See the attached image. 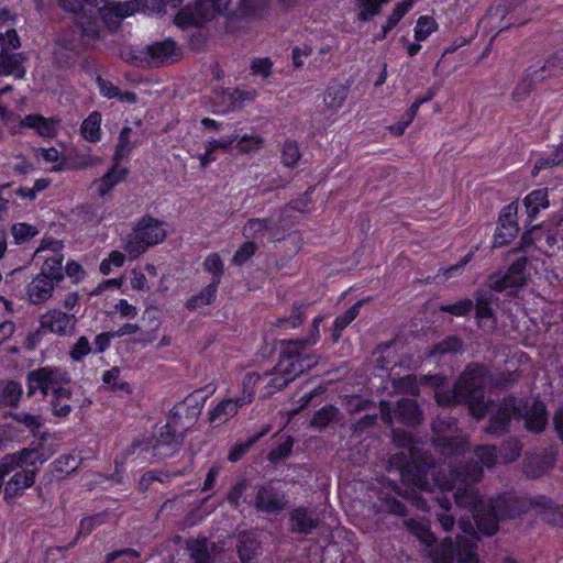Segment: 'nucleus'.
Listing matches in <instances>:
<instances>
[{
  "mask_svg": "<svg viewBox=\"0 0 563 563\" xmlns=\"http://www.w3.org/2000/svg\"><path fill=\"white\" fill-rule=\"evenodd\" d=\"M59 120L53 118L47 119L40 114L25 115L21 121L23 126L34 129L38 135L43 137H54L56 135V126Z\"/></svg>",
  "mask_w": 563,
  "mask_h": 563,
  "instance_id": "obj_28",
  "label": "nucleus"
},
{
  "mask_svg": "<svg viewBox=\"0 0 563 563\" xmlns=\"http://www.w3.org/2000/svg\"><path fill=\"white\" fill-rule=\"evenodd\" d=\"M134 229L148 247L163 242L166 238L162 223L150 216L143 217Z\"/></svg>",
  "mask_w": 563,
  "mask_h": 563,
  "instance_id": "obj_19",
  "label": "nucleus"
},
{
  "mask_svg": "<svg viewBox=\"0 0 563 563\" xmlns=\"http://www.w3.org/2000/svg\"><path fill=\"white\" fill-rule=\"evenodd\" d=\"M391 434H393V442L398 448H404V449H407L408 451H410V456H411L412 461L416 462L418 460L419 453H423L408 432L400 430V429H393Z\"/></svg>",
  "mask_w": 563,
  "mask_h": 563,
  "instance_id": "obj_39",
  "label": "nucleus"
},
{
  "mask_svg": "<svg viewBox=\"0 0 563 563\" xmlns=\"http://www.w3.org/2000/svg\"><path fill=\"white\" fill-rule=\"evenodd\" d=\"M520 511L521 506L516 497L499 496L485 504V511L477 519V528L482 532L493 536L497 532L500 520L515 518Z\"/></svg>",
  "mask_w": 563,
  "mask_h": 563,
  "instance_id": "obj_6",
  "label": "nucleus"
},
{
  "mask_svg": "<svg viewBox=\"0 0 563 563\" xmlns=\"http://www.w3.org/2000/svg\"><path fill=\"white\" fill-rule=\"evenodd\" d=\"M552 464V457L549 455L531 454L525 460L523 472L529 477L538 478L545 474Z\"/></svg>",
  "mask_w": 563,
  "mask_h": 563,
  "instance_id": "obj_29",
  "label": "nucleus"
},
{
  "mask_svg": "<svg viewBox=\"0 0 563 563\" xmlns=\"http://www.w3.org/2000/svg\"><path fill=\"white\" fill-rule=\"evenodd\" d=\"M140 234L134 229L130 234L126 235L123 243V250L130 257V260L137 258L141 254L146 252L148 245L143 239H140Z\"/></svg>",
  "mask_w": 563,
  "mask_h": 563,
  "instance_id": "obj_41",
  "label": "nucleus"
},
{
  "mask_svg": "<svg viewBox=\"0 0 563 563\" xmlns=\"http://www.w3.org/2000/svg\"><path fill=\"white\" fill-rule=\"evenodd\" d=\"M257 246L254 242H245L241 245V247L235 252L232 262L233 264L241 266L247 260H250L256 251Z\"/></svg>",
  "mask_w": 563,
  "mask_h": 563,
  "instance_id": "obj_64",
  "label": "nucleus"
},
{
  "mask_svg": "<svg viewBox=\"0 0 563 563\" xmlns=\"http://www.w3.org/2000/svg\"><path fill=\"white\" fill-rule=\"evenodd\" d=\"M438 29V23L432 16H420L415 29V38L418 42L424 41Z\"/></svg>",
  "mask_w": 563,
  "mask_h": 563,
  "instance_id": "obj_50",
  "label": "nucleus"
},
{
  "mask_svg": "<svg viewBox=\"0 0 563 563\" xmlns=\"http://www.w3.org/2000/svg\"><path fill=\"white\" fill-rule=\"evenodd\" d=\"M434 563H477L473 544L465 539L454 543L450 538L444 539L433 552Z\"/></svg>",
  "mask_w": 563,
  "mask_h": 563,
  "instance_id": "obj_11",
  "label": "nucleus"
},
{
  "mask_svg": "<svg viewBox=\"0 0 563 563\" xmlns=\"http://www.w3.org/2000/svg\"><path fill=\"white\" fill-rule=\"evenodd\" d=\"M528 258L518 257L504 275H492L489 277V288L495 291H504L512 288L523 287L527 283L526 266Z\"/></svg>",
  "mask_w": 563,
  "mask_h": 563,
  "instance_id": "obj_14",
  "label": "nucleus"
},
{
  "mask_svg": "<svg viewBox=\"0 0 563 563\" xmlns=\"http://www.w3.org/2000/svg\"><path fill=\"white\" fill-rule=\"evenodd\" d=\"M287 504L288 500L285 493L276 487L273 482L257 487L254 507L258 511L278 515L286 509Z\"/></svg>",
  "mask_w": 563,
  "mask_h": 563,
  "instance_id": "obj_13",
  "label": "nucleus"
},
{
  "mask_svg": "<svg viewBox=\"0 0 563 563\" xmlns=\"http://www.w3.org/2000/svg\"><path fill=\"white\" fill-rule=\"evenodd\" d=\"M81 13L82 14L76 19L75 24L80 32L86 47L90 48L100 38V29L97 24V15L91 9Z\"/></svg>",
  "mask_w": 563,
  "mask_h": 563,
  "instance_id": "obj_20",
  "label": "nucleus"
},
{
  "mask_svg": "<svg viewBox=\"0 0 563 563\" xmlns=\"http://www.w3.org/2000/svg\"><path fill=\"white\" fill-rule=\"evenodd\" d=\"M362 305V300L357 301L351 308H349L342 316L335 319L332 330L333 341H338L341 336L342 331L356 318Z\"/></svg>",
  "mask_w": 563,
  "mask_h": 563,
  "instance_id": "obj_40",
  "label": "nucleus"
},
{
  "mask_svg": "<svg viewBox=\"0 0 563 563\" xmlns=\"http://www.w3.org/2000/svg\"><path fill=\"white\" fill-rule=\"evenodd\" d=\"M522 415V401L515 397L504 398L492 407L485 431L492 435H503L509 431L512 419L519 420Z\"/></svg>",
  "mask_w": 563,
  "mask_h": 563,
  "instance_id": "obj_8",
  "label": "nucleus"
},
{
  "mask_svg": "<svg viewBox=\"0 0 563 563\" xmlns=\"http://www.w3.org/2000/svg\"><path fill=\"white\" fill-rule=\"evenodd\" d=\"M518 206L511 202L504 207L499 216V227L495 235L494 245L504 246L515 239L519 232V225L517 223Z\"/></svg>",
  "mask_w": 563,
  "mask_h": 563,
  "instance_id": "obj_17",
  "label": "nucleus"
},
{
  "mask_svg": "<svg viewBox=\"0 0 563 563\" xmlns=\"http://www.w3.org/2000/svg\"><path fill=\"white\" fill-rule=\"evenodd\" d=\"M22 395L21 385L14 380L0 382V407H16Z\"/></svg>",
  "mask_w": 563,
  "mask_h": 563,
  "instance_id": "obj_35",
  "label": "nucleus"
},
{
  "mask_svg": "<svg viewBox=\"0 0 563 563\" xmlns=\"http://www.w3.org/2000/svg\"><path fill=\"white\" fill-rule=\"evenodd\" d=\"M347 97V88L339 82L330 84L323 95V101L328 109L336 111L342 107Z\"/></svg>",
  "mask_w": 563,
  "mask_h": 563,
  "instance_id": "obj_33",
  "label": "nucleus"
},
{
  "mask_svg": "<svg viewBox=\"0 0 563 563\" xmlns=\"http://www.w3.org/2000/svg\"><path fill=\"white\" fill-rule=\"evenodd\" d=\"M119 377L120 369L118 367H112L110 371H107L103 374L102 380L114 391H123L125 394H130V385L125 382H119Z\"/></svg>",
  "mask_w": 563,
  "mask_h": 563,
  "instance_id": "obj_52",
  "label": "nucleus"
},
{
  "mask_svg": "<svg viewBox=\"0 0 563 563\" xmlns=\"http://www.w3.org/2000/svg\"><path fill=\"white\" fill-rule=\"evenodd\" d=\"M405 525L407 529L418 537L423 543L432 544L435 542V538L429 530V526L427 523L411 519L407 520Z\"/></svg>",
  "mask_w": 563,
  "mask_h": 563,
  "instance_id": "obj_47",
  "label": "nucleus"
},
{
  "mask_svg": "<svg viewBox=\"0 0 563 563\" xmlns=\"http://www.w3.org/2000/svg\"><path fill=\"white\" fill-rule=\"evenodd\" d=\"M360 3L358 19L367 21L380 12V7L389 0H357Z\"/></svg>",
  "mask_w": 563,
  "mask_h": 563,
  "instance_id": "obj_51",
  "label": "nucleus"
},
{
  "mask_svg": "<svg viewBox=\"0 0 563 563\" xmlns=\"http://www.w3.org/2000/svg\"><path fill=\"white\" fill-rule=\"evenodd\" d=\"M57 2L65 11L77 14L90 9L91 5H100L102 0H57Z\"/></svg>",
  "mask_w": 563,
  "mask_h": 563,
  "instance_id": "obj_53",
  "label": "nucleus"
},
{
  "mask_svg": "<svg viewBox=\"0 0 563 563\" xmlns=\"http://www.w3.org/2000/svg\"><path fill=\"white\" fill-rule=\"evenodd\" d=\"M101 114L97 111L89 114L81 124V134L89 142L100 140Z\"/></svg>",
  "mask_w": 563,
  "mask_h": 563,
  "instance_id": "obj_42",
  "label": "nucleus"
},
{
  "mask_svg": "<svg viewBox=\"0 0 563 563\" xmlns=\"http://www.w3.org/2000/svg\"><path fill=\"white\" fill-rule=\"evenodd\" d=\"M277 231V224L271 219H250L243 228V234L249 239L268 234L272 240L279 241Z\"/></svg>",
  "mask_w": 563,
  "mask_h": 563,
  "instance_id": "obj_26",
  "label": "nucleus"
},
{
  "mask_svg": "<svg viewBox=\"0 0 563 563\" xmlns=\"http://www.w3.org/2000/svg\"><path fill=\"white\" fill-rule=\"evenodd\" d=\"M96 14L102 19L104 25L111 30L114 31L119 27L121 23V19L115 13V11L112 9V7L107 2V0H102V3L100 5H91L90 8Z\"/></svg>",
  "mask_w": 563,
  "mask_h": 563,
  "instance_id": "obj_43",
  "label": "nucleus"
},
{
  "mask_svg": "<svg viewBox=\"0 0 563 563\" xmlns=\"http://www.w3.org/2000/svg\"><path fill=\"white\" fill-rule=\"evenodd\" d=\"M185 406L175 407V411L170 420L161 429V433L155 444L151 439L135 440L125 450L126 456L143 455L144 459L167 457L176 452L184 440V431L188 429L187 424H181V410Z\"/></svg>",
  "mask_w": 563,
  "mask_h": 563,
  "instance_id": "obj_3",
  "label": "nucleus"
},
{
  "mask_svg": "<svg viewBox=\"0 0 563 563\" xmlns=\"http://www.w3.org/2000/svg\"><path fill=\"white\" fill-rule=\"evenodd\" d=\"M474 308V302L472 299H463L457 302L451 303V305H442L440 306V311L449 312L454 316H466Z\"/></svg>",
  "mask_w": 563,
  "mask_h": 563,
  "instance_id": "obj_59",
  "label": "nucleus"
},
{
  "mask_svg": "<svg viewBox=\"0 0 563 563\" xmlns=\"http://www.w3.org/2000/svg\"><path fill=\"white\" fill-rule=\"evenodd\" d=\"M267 0H197L191 7L183 9L177 19L183 24L201 26L214 19L218 14L231 11L233 2L243 14L256 15L266 5Z\"/></svg>",
  "mask_w": 563,
  "mask_h": 563,
  "instance_id": "obj_4",
  "label": "nucleus"
},
{
  "mask_svg": "<svg viewBox=\"0 0 563 563\" xmlns=\"http://www.w3.org/2000/svg\"><path fill=\"white\" fill-rule=\"evenodd\" d=\"M321 317H317L313 322L310 330V333L307 338L300 339V340H288V341H282L280 346L286 347L288 344L295 345L296 354H294L298 360L301 358H310L311 360V367H313L317 364V360L313 356V354L309 351V347L314 345L319 338V325L321 322Z\"/></svg>",
  "mask_w": 563,
  "mask_h": 563,
  "instance_id": "obj_18",
  "label": "nucleus"
},
{
  "mask_svg": "<svg viewBox=\"0 0 563 563\" xmlns=\"http://www.w3.org/2000/svg\"><path fill=\"white\" fill-rule=\"evenodd\" d=\"M251 401V394H249L246 397L243 396L236 399L222 400L220 404H218V406L213 409V411L210 415L211 423H214L216 426L224 423L230 417L236 415L239 407Z\"/></svg>",
  "mask_w": 563,
  "mask_h": 563,
  "instance_id": "obj_21",
  "label": "nucleus"
},
{
  "mask_svg": "<svg viewBox=\"0 0 563 563\" xmlns=\"http://www.w3.org/2000/svg\"><path fill=\"white\" fill-rule=\"evenodd\" d=\"M54 284L45 276L37 275L27 285L29 300L34 303H43L52 297Z\"/></svg>",
  "mask_w": 563,
  "mask_h": 563,
  "instance_id": "obj_27",
  "label": "nucleus"
},
{
  "mask_svg": "<svg viewBox=\"0 0 563 563\" xmlns=\"http://www.w3.org/2000/svg\"><path fill=\"white\" fill-rule=\"evenodd\" d=\"M476 303L474 305L476 310V318L478 319L479 325H484L485 320H492L489 328L495 327L494 311L492 309V299L485 292H477L475 297Z\"/></svg>",
  "mask_w": 563,
  "mask_h": 563,
  "instance_id": "obj_37",
  "label": "nucleus"
},
{
  "mask_svg": "<svg viewBox=\"0 0 563 563\" xmlns=\"http://www.w3.org/2000/svg\"><path fill=\"white\" fill-rule=\"evenodd\" d=\"M338 415H339L338 408H335L334 406H331V405L325 406V407L321 408L320 410H318L313 415V417L310 421V424H311V427L317 428V429H324L330 423H332L333 421L336 420Z\"/></svg>",
  "mask_w": 563,
  "mask_h": 563,
  "instance_id": "obj_46",
  "label": "nucleus"
},
{
  "mask_svg": "<svg viewBox=\"0 0 563 563\" xmlns=\"http://www.w3.org/2000/svg\"><path fill=\"white\" fill-rule=\"evenodd\" d=\"M523 205L527 209V213L530 220L534 219L539 213L540 209L549 207L550 202L548 199V189L541 188L531 191L525 199Z\"/></svg>",
  "mask_w": 563,
  "mask_h": 563,
  "instance_id": "obj_30",
  "label": "nucleus"
},
{
  "mask_svg": "<svg viewBox=\"0 0 563 563\" xmlns=\"http://www.w3.org/2000/svg\"><path fill=\"white\" fill-rule=\"evenodd\" d=\"M218 278L214 282H211L207 287H205L197 296H192L188 299L186 307L190 310H195L202 306L210 305L217 294L218 289Z\"/></svg>",
  "mask_w": 563,
  "mask_h": 563,
  "instance_id": "obj_38",
  "label": "nucleus"
},
{
  "mask_svg": "<svg viewBox=\"0 0 563 563\" xmlns=\"http://www.w3.org/2000/svg\"><path fill=\"white\" fill-rule=\"evenodd\" d=\"M266 432L267 430H263L247 439L245 442L235 443L228 455L229 461H239L250 450L252 445H254L264 434H266Z\"/></svg>",
  "mask_w": 563,
  "mask_h": 563,
  "instance_id": "obj_49",
  "label": "nucleus"
},
{
  "mask_svg": "<svg viewBox=\"0 0 563 563\" xmlns=\"http://www.w3.org/2000/svg\"><path fill=\"white\" fill-rule=\"evenodd\" d=\"M562 65L563 53H556L553 56H551L541 68L528 69L522 79L516 86L512 92V100L515 102H520L525 100L533 90L534 85L545 79L544 74L547 71H549L550 75H554L555 69L562 68Z\"/></svg>",
  "mask_w": 563,
  "mask_h": 563,
  "instance_id": "obj_12",
  "label": "nucleus"
},
{
  "mask_svg": "<svg viewBox=\"0 0 563 563\" xmlns=\"http://www.w3.org/2000/svg\"><path fill=\"white\" fill-rule=\"evenodd\" d=\"M521 449V443L517 439H510L503 444L500 457L505 463L514 462L520 456Z\"/></svg>",
  "mask_w": 563,
  "mask_h": 563,
  "instance_id": "obj_58",
  "label": "nucleus"
},
{
  "mask_svg": "<svg viewBox=\"0 0 563 563\" xmlns=\"http://www.w3.org/2000/svg\"><path fill=\"white\" fill-rule=\"evenodd\" d=\"M475 455L483 465H485L487 467H493L495 465V462L497 459L496 446H494V445L478 446L475 450Z\"/></svg>",
  "mask_w": 563,
  "mask_h": 563,
  "instance_id": "obj_63",
  "label": "nucleus"
},
{
  "mask_svg": "<svg viewBox=\"0 0 563 563\" xmlns=\"http://www.w3.org/2000/svg\"><path fill=\"white\" fill-rule=\"evenodd\" d=\"M389 463L395 466L401 476L402 482L412 485L421 490H429V482L424 471L434 466L433 457L428 453H419L418 460H411L410 451L394 454Z\"/></svg>",
  "mask_w": 563,
  "mask_h": 563,
  "instance_id": "obj_5",
  "label": "nucleus"
},
{
  "mask_svg": "<svg viewBox=\"0 0 563 563\" xmlns=\"http://www.w3.org/2000/svg\"><path fill=\"white\" fill-rule=\"evenodd\" d=\"M117 165L118 164L115 163L107 174H104L99 180L95 181L97 192L100 197H104L118 183L124 179L126 170H118Z\"/></svg>",
  "mask_w": 563,
  "mask_h": 563,
  "instance_id": "obj_34",
  "label": "nucleus"
},
{
  "mask_svg": "<svg viewBox=\"0 0 563 563\" xmlns=\"http://www.w3.org/2000/svg\"><path fill=\"white\" fill-rule=\"evenodd\" d=\"M563 162V145L559 146L549 157L540 158L533 169L532 175H537L540 170L559 165Z\"/></svg>",
  "mask_w": 563,
  "mask_h": 563,
  "instance_id": "obj_60",
  "label": "nucleus"
},
{
  "mask_svg": "<svg viewBox=\"0 0 563 563\" xmlns=\"http://www.w3.org/2000/svg\"><path fill=\"white\" fill-rule=\"evenodd\" d=\"M179 57L176 42L165 40L148 45L145 49L144 60L151 67H161L177 62Z\"/></svg>",
  "mask_w": 563,
  "mask_h": 563,
  "instance_id": "obj_16",
  "label": "nucleus"
},
{
  "mask_svg": "<svg viewBox=\"0 0 563 563\" xmlns=\"http://www.w3.org/2000/svg\"><path fill=\"white\" fill-rule=\"evenodd\" d=\"M295 345L288 344L286 347L280 346L279 361L275 367L276 375L272 378L271 384L276 389H283L297 376L312 368L310 358L298 360Z\"/></svg>",
  "mask_w": 563,
  "mask_h": 563,
  "instance_id": "obj_7",
  "label": "nucleus"
},
{
  "mask_svg": "<svg viewBox=\"0 0 563 563\" xmlns=\"http://www.w3.org/2000/svg\"><path fill=\"white\" fill-rule=\"evenodd\" d=\"M483 476V467L477 461H470L463 466L455 467L450 473V479L440 484L442 490H454V499L459 507L467 508L473 512L475 522L485 511L483 501L474 484Z\"/></svg>",
  "mask_w": 563,
  "mask_h": 563,
  "instance_id": "obj_2",
  "label": "nucleus"
},
{
  "mask_svg": "<svg viewBox=\"0 0 563 563\" xmlns=\"http://www.w3.org/2000/svg\"><path fill=\"white\" fill-rule=\"evenodd\" d=\"M16 243H24L37 234L35 227L27 223H16L11 229Z\"/></svg>",
  "mask_w": 563,
  "mask_h": 563,
  "instance_id": "obj_61",
  "label": "nucleus"
},
{
  "mask_svg": "<svg viewBox=\"0 0 563 563\" xmlns=\"http://www.w3.org/2000/svg\"><path fill=\"white\" fill-rule=\"evenodd\" d=\"M379 412L382 420L391 427L394 422V416L400 423L408 427H417L422 420L421 411L417 402L412 399H401L395 407H391L390 402L382 400L379 402Z\"/></svg>",
  "mask_w": 563,
  "mask_h": 563,
  "instance_id": "obj_10",
  "label": "nucleus"
},
{
  "mask_svg": "<svg viewBox=\"0 0 563 563\" xmlns=\"http://www.w3.org/2000/svg\"><path fill=\"white\" fill-rule=\"evenodd\" d=\"M488 371L479 364H471L462 373L450 395H439L438 402L443 405L465 404L470 413L482 419L488 412L485 401V388Z\"/></svg>",
  "mask_w": 563,
  "mask_h": 563,
  "instance_id": "obj_1",
  "label": "nucleus"
},
{
  "mask_svg": "<svg viewBox=\"0 0 563 563\" xmlns=\"http://www.w3.org/2000/svg\"><path fill=\"white\" fill-rule=\"evenodd\" d=\"M241 563H257L261 555V542L252 533H240L236 544Z\"/></svg>",
  "mask_w": 563,
  "mask_h": 563,
  "instance_id": "obj_23",
  "label": "nucleus"
},
{
  "mask_svg": "<svg viewBox=\"0 0 563 563\" xmlns=\"http://www.w3.org/2000/svg\"><path fill=\"white\" fill-rule=\"evenodd\" d=\"M301 154L297 142L287 140L282 148V159L286 167L292 168L300 159Z\"/></svg>",
  "mask_w": 563,
  "mask_h": 563,
  "instance_id": "obj_48",
  "label": "nucleus"
},
{
  "mask_svg": "<svg viewBox=\"0 0 563 563\" xmlns=\"http://www.w3.org/2000/svg\"><path fill=\"white\" fill-rule=\"evenodd\" d=\"M437 501L443 510V512L437 515L438 521L444 531H450L455 523L453 516L446 512L451 507L450 498L444 495L438 496Z\"/></svg>",
  "mask_w": 563,
  "mask_h": 563,
  "instance_id": "obj_54",
  "label": "nucleus"
},
{
  "mask_svg": "<svg viewBox=\"0 0 563 563\" xmlns=\"http://www.w3.org/2000/svg\"><path fill=\"white\" fill-rule=\"evenodd\" d=\"M51 407L54 416L58 418L67 417L71 411V391L65 387L55 390L51 400Z\"/></svg>",
  "mask_w": 563,
  "mask_h": 563,
  "instance_id": "obj_32",
  "label": "nucleus"
},
{
  "mask_svg": "<svg viewBox=\"0 0 563 563\" xmlns=\"http://www.w3.org/2000/svg\"><path fill=\"white\" fill-rule=\"evenodd\" d=\"M236 148L240 153L249 154L251 152L260 150L264 144V139L258 135H244L241 139L238 137Z\"/></svg>",
  "mask_w": 563,
  "mask_h": 563,
  "instance_id": "obj_56",
  "label": "nucleus"
},
{
  "mask_svg": "<svg viewBox=\"0 0 563 563\" xmlns=\"http://www.w3.org/2000/svg\"><path fill=\"white\" fill-rule=\"evenodd\" d=\"M56 41L57 44L70 52H80L87 48L75 23L71 27L62 31Z\"/></svg>",
  "mask_w": 563,
  "mask_h": 563,
  "instance_id": "obj_31",
  "label": "nucleus"
},
{
  "mask_svg": "<svg viewBox=\"0 0 563 563\" xmlns=\"http://www.w3.org/2000/svg\"><path fill=\"white\" fill-rule=\"evenodd\" d=\"M202 265L205 271L212 274L211 282H214L218 278V284H220L221 276L223 274V262L220 258L219 254L213 253L208 255Z\"/></svg>",
  "mask_w": 563,
  "mask_h": 563,
  "instance_id": "obj_57",
  "label": "nucleus"
},
{
  "mask_svg": "<svg viewBox=\"0 0 563 563\" xmlns=\"http://www.w3.org/2000/svg\"><path fill=\"white\" fill-rule=\"evenodd\" d=\"M26 382L29 397L37 390L41 391L43 397H46L49 391L54 395L55 390L62 389L69 382V377L60 368L45 366L30 372Z\"/></svg>",
  "mask_w": 563,
  "mask_h": 563,
  "instance_id": "obj_9",
  "label": "nucleus"
},
{
  "mask_svg": "<svg viewBox=\"0 0 563 563\" xmlns=\"http://www.w3.org/2000/svg\"><path fill=\"white\" fill-rule=\"evenodd\" d=\"M75 316L53 309L41 317V328L34 333V336H41L44 331L58 335H70L75 331Z\"/></svg>",
  "mask_w": 563,
  "mask_h": 563,
  "instance_id": "obj_15",
  "label": "nucleus"
},
{
  "mask_svg": "<svg viewBox=\"0 0 563 563\" xmlns=\"http://www.w3.org/2000/svg\"><path fill=\"white\" fill-rule=\"evenodd\" d=\"M290 531L309 534L318 527V518L307 508H297L290 514Z\"/></svg>",
  "mask_w": 563,
  "mask_h": 563,
  "instance_id": "obj_24",
  "label": "nucleus"
},
{
  "mask_svg": "<svg viewBox=\"0 0 563 563\" xmlns=\"http://www.w3.org/2000/svg\"><path fill=\"white\" fill-rule=\"evenodd\" d=\"M521 418L525 419V426L528 430L533 432L542 431L547 422L544 405L540 401H534L531 407L522 404Z\"/></svg>",
  "mask_w": 563,
  "mask_h": 563,
  "instance_id": "obj_25",
  "label": "nucleus"
},
{
  "mask_svg": "<svg viewBox=\"0 0 563 563\" xmlns=\"http://www.w3.org/2000/svg\"><path fill=\"white\" fill-rule=\"evenodd\" d=\"M131 132L132 129L129 126L123 128L120 132L114 154V161L117 164L132 150L130 142Z\"/></svg>",
  "mask_w": 563,
  "mask_h": 563,
  "instance_id": "obj_55",
  "label": "nucleus"
},
{
  "mask_svg": "<svg viewBox=\"0 0 563 563\" xmlns=\"http://www.w3.org/2000/svg\"><path fill=\"white\" fill-rule=\"evenodd\" d=\"M26 56L23 53L9 54L5 52L0 53V75L14 76L16 79L24 78L26 69L24 62Z\"/></svg>",
  "mask_w": 563,
  "mask_h": 563,
  "instance_id": "obj_22",
  "label": "nucleus"
},
{
  "mask_svg": "<svg viewBox=\"0 0 563 563\" xmlns=\"http://www.w3.org/2000/svg\"><path fill=\"white\" fill-rule=\"evenodd\" d=\"M63 258L60 255L55 254L52 257L45 260L40 276H45L52 283H58L63 279Z\"/></svg>",
  "mask_w": 563,
  "mask_h": 563,
  "instance_id": "obj_44",
  "label": "nucleus"
},
{
  "mask_svg": "<svg viewBox=\"0 0 563 563\" xmlns=\"http://www.w3.org/2000/svg\"><path fill=\"white\" fill-rule=\"evenodd\" d=\"M112 9L118 13L121 20L124 18L132 15L137 12L142 8V0H130L125 2H119L115 4H111Z\"/></svg>",
  "mask_w": 563,
  "mask_h": 563,
  "instance_id": "obj_62",
  "label": "nucleus"
},
{
  "mask_svg": "<svg viewBox=\"0 0 563 563\" xmlns=\"http://www.w3.org/2000/svg\"><path fill=\"white\" fill-rule=\"evenodd\" d=\"M453 423L451 418L448 421L437 420L432 423L433 431L438 434L435 441L439 442V445H442L444 450H448L450 453H459L463 450L464 443L462 441L455 440L453 438L441 437L440 432L443 431V426L450 427Z\"/></svg>",
  "mask_w": 563,
  "mask_h": 563,
  "instance_id": "obj_36",
  "label": "nucleus"
},
{
  "mask_svg": "<svg viewBox=\"0 0 563 563\" xmlns=\"http://www.w3.org/2000/svg\"><path fill=\"white\" fill-rule=\"evenodd\" d=\"M238 140V135H233L228 140H214L207 144L206 153L200 156V165L206 168L211 162L214 161L212 155H216L217 150H229L230 146Z\"/></svg>",
  "mask_w": 563,
  "mask_h": 563,
  "instance_id": "obj_45",
  "label": "nucleus"
}]
</instances>
